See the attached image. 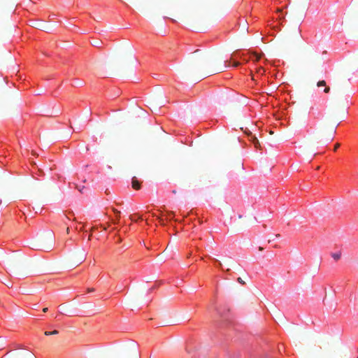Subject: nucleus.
<instances>
[{"label":"nucleus","mask_w":358,"mask_h":358,"mask_svg":"<svg viewBox=\"0 0 358 358\" xmlns=\"http://www.w3.org/2000/svg\"><path fill=\"white\" fill-rule=\"evenodd\" d=\"M275 236H276L277 238H279V237L280 236V235L279 234H276V235H275Z\"/></svg>","instance_id":"5701e85b"},{"label":"nucleus","mask_w":358,"mask_h":358,"mask_svg":"<svg viewBox=\"0 0 358 358\" xmlns=\"http://www.w3.org/2000/svg\"><path fill=\"white\" fill-rule=\"evenodd\" d=\"M66 232H67V233H69V227L66 229Z\"/></svg>","instance_id":"393cba45"},{"label":"nucleus","mask_w":358,"mask_h":358,"mask_svg":"<svg viewBox=\"0 0 358 358\" xmlns=\"http://www.w3.org/2000/svg\"><path fill=\"white\" fill-rule=\"evenodd\" d=\"M48 311V308H44L43 309V312L46 313Z\"/></svg>","instance_id":"412c9836"},{"label":"nucleus","mask_w":358,"mask_h":358,"mask_svg":"<svg viewBox=\"0 0 358 358\" xmlns=\"http://www.w3.org/2000/svg\"><path fill=\"white\" fill-rule=\"evenodd\" d=\"M239 65H240V63H239V62H234L233 63V66H234V67H237V66H238Z\"/></svg>","instance_id":"f3484780"},{"label":"nucleus","mask_w":358,"mask_h":358,"mask_svg":"<svg viewBox=\"0 0 358 358\" xmlns=\"http://www.w3.org/2000/svg\"><path fill=\"white\" fill-rule=\"evenodd\" d=\"M324 92L326 94H329L330 92V87L329 86L326 85L324 89Z\"/></svg>","instance_id":"f8f14e48"},{"label":"nucleus","mask_w":358,"mask_h":358,"mask_svg":"<svg viewBox=\"0 0 358 358\" xmlns=\"http://www.w3.org/2000/svg\"><path fill=\"white\" fill-rule=\"evenodd\" d=\"M340 147L339 143H336L334 146V150L336 151Z\"/></svg>","instance_id":"a211bd4d"},{"label":"nucleus","mask_w":358,"mask_h":358,"mask_svg":"<svg viewBox=\"0 0 358 358\" xmlns=\"http://www.w3.org/2000/svg\"><path fill=\"white\" fill-rule=\"evenodd\" d=\"M76 188L78 189L79 192H83V189L85 188V187L83 186L82 187H80L78 185H76Z\"/></svg>","instance_id":"dca6fc26"},{"label":"nucleus","mask_w":358,"mask_h":358,"mask_svg":"<svg viewBox=\"0 0 358 358\" xmlns=\"http://www.w3.org/2000/svg\"><path fill=\"white\" fill-rule=\"evenodd\" d=\"M252 141L254 144V146L256 148H260V143H259V140L255 136H252Z\"/></svg>","instance_id":"39448f33"},{"label":"nucleus","mask_w":358,"mask_h":358,"mask_svg":"<svg viewBox=\"0 0 358 358\" xmlns=\"http://www.w3.org/2000/svg\"><path fill=\"white\" fill-rule=\"evenodd\" d=\"M132 187L134 189H139L141 188V184L135 178L132 179L131 182Z\"/></svg>","instance_id":"20e7f679"},{"label":"nucleus","mask_w":358,"mask_h":358,"mask_svg":"<svg viewBox=\"0 0 358 358\" xmlns=\"http://www.w3.org/2000/svg\"><path fill=\"white\" fill-rule=\"evenodd\" d=\"M113 211L115 213V215L117 217V219L119 220L120 217V211L117 210V209L113 208Z\"/></svg>","instance_id":"9d476101"},{"label":"nucleus","mask_w":358,"mask_h":358,"mask_svg":"<svg viewBox=\"0 0 358 358\" xmlns=\"http://www.w3.org/2000/svg\"><path fill=\"white\" fill-rule=\"evenodd\" d=\"M94 288H88L87 289V292H94Z\"/></svg>","instance_id":"aec40b11"},{"label":"nucleus","mask_w":358,"mask_h":358,"mask_svg":"<svg viewBox=\"0 0 358 358\" xmlns=\"http://www.w3.org/2000/svg\"><path fill=\"white\" fill-rule=\"evenodd\" d=\"M327 85V83L325 80H320L317 83V86L318 87H325Z\"/></svg>","instance_id":"0eeeda50"},{"label":"nucleus","mask_w":358,"mask_h":358,"mask_svg":"<svg viewBox=\"0 0 358 358\" xmlns=\"http://www.w3.org/2000/svg\"><path fill=\"white\" fill-rule=\"evenodd\" d=\"M237 281L239 283L242 284V285H245V281L241 278H240V277L238 278Z\"/></svg>","instance_id":"4468645a"},{"label":"nucleus","mask_w":358,"mask_h":358,"mask_svg":"<svg viewBox=\"0 0 358 358\" xmlns=\"http://www.w3.org/2000/svg\"><path fill=\"white\" fill-rule=\"evenodd\" d=\"M259 250L260 251H262V250H263V248L259 247Z\"/></svg>","instance_id":"b1692460"},{"label":"nucleus","mask_w":358,"mask_h":358,"mask_svg":"<svg viewBox=\"0 0 358 358\" xmlns=\"http://www.w3.org/2000/svg\"><path fill=\"white\" fill-rule=\"evenodd\" d=\"M340 122H341L340 119H338L337 121H336V126L331 129L329 134V136H328V139L329 140L332 141L334 139V136L336 134V127L339 125Z\"/></svg>","instance_id":"7ed1b4c3"},{"label":"nucleus","mask_w":358,"mask_h":358,"mask_svg":"<svg viewBox=\"0 0 358 358\" xmlns=\"http://www.w3.org/2000/svg\"><path fill=\"white\" fill-rule=\"evenodd\" d=\"M130 219L132 220V221H136L138 219H142L141 217H138L137 218L136 217V215H131L130 217Z\"/></svg>","instance_id":"ddd939ff"},{"label":"nucleus","mask_w":358,"mask_h":358,"mask_svg":"<svg viewBox=\"0 0 358 358\" xmlns=\"http://www.w3.org/2000/svg\"><path fill=\"white\" fill-rule=\"evenodd\" d=\"M58 333H59L58 331L54 330L52 331H45V336L57 335V334H58Z\"/></svg>","instance_id":"6e6552de"},{"label":"nucleus","mask_w":358,"mask_h":358,"mask_svg":"<svg viewBox=\"0 0 358 358\" xmlns=\"http://www.w3.org/2000/svg\"><path fill=\"white\" fill-rule=\"evenodd\" d=\"M47 242L48 245H44V248L46 249H50L52 248L54 243V236L52 233H49L47 236Z\"/></svg>","instance_id":"f03ea898"},{"label":"nucleus","mask_w":358,"mask_h":358,"mask_svg":"<svg viewBox=\"0 0 358 358\" xmlns=\"http://www.w3.org/2000/svg\"><path fill=\"white\" fill-rule=\"evenodd\" d=\"M84 259H85V257H84V256H83V257H81V259H80V261H81V262H83Z\"/></svg>","instance_id":"4be33fe9"},{"label":"nucleus","mask_w":358,"mask_h":358,"mask_svg":"<svg viewBox=\"0 0 358 358\" xmlns=\"http://www.w3.org/2000/svg\"><path fill=\"white\" fill-rule=\"evenodd\" d=\"M174 215V213L171 211L168 213V217L171 218Z\"/></svg>","instance_id":"2eb2a0df"},{"label":"nucleus","mask_w":358,"mask_h":358,"mask_svg":"<svg viewBox=\"0 0 358 358\" xmlns=\"http://www.w3.org/2000/svg\"><path fill=\"white\" fill-rule=\"evenodd\" d=\"M132 356H133V358H140L139 354L136 349L133 350Z\"/></svg>","instance_id":"1a4fd4ad"},{"label":"nucleus","mask_w":358,"mask_h":358,"mask_svg":"<svg viewBox=\"0 0 358 358\" xmlns=\"http://www.w3.org/2000/svg\"><path fill=\"white\" fill-rule=\"evenodd\" d=\"M331 257H332V258L334 260L338 261L341 257V252H338L332 253L331 254Z\"/></svg>","instance_id":"423d86ee"},{"label":"nucleus","mask_w":358,"mask_h":358,"mask_svg":"<svg viewBox=\"0 0 358 358\" xmlns=\"http://www.w3.org/2000/svg\"><path fill=\"white\" fill-rule=\"evenodd\" d=\"M357 358H358V357H357Z\"/></svg>","instance_id":"a878e982"},{"label":"nucleus","mask_w":358,"mask_h":358,"mask_svg":"<svg viewBox=\"0 0 358 358\" xmlns=\"http://www.w3.org/2000/svg\"><path fill=\"white\" fill-rule=\"evenodd\" d=\"M343 116H345L347 114V110L343 109L342 111Z\"/></svg>","instance_id":"6ab92c4d"},{"label":"nucleus","mask_w":358,"mask_h":358,"mask_svg":"<svg viewBox=\"0 0 358 358\" xmlns=\"http://www.w3.org/2000/svg\"><path fill=\"white\" fill-rule=\"evenodd\" d=\"M100 44H101V42L98 40L94 41L92 43V45L95 47H99Z\"/></svg>","instance_id":"9b49d317"},{"label":"nucleus","mask_w":358,"mask_h":358,"mask_svg":"<svg viewBox=\"0 0 358 358\" xmlns=\"http://www.w3.org/2000/svg\"><path fill=\"white\" fill-rule=\"evenodd\" d=\"M9 358H36V357L30 351H22L12 352Z\"/></svg>","instance_id":"f257e3e1"}]
</instances>
